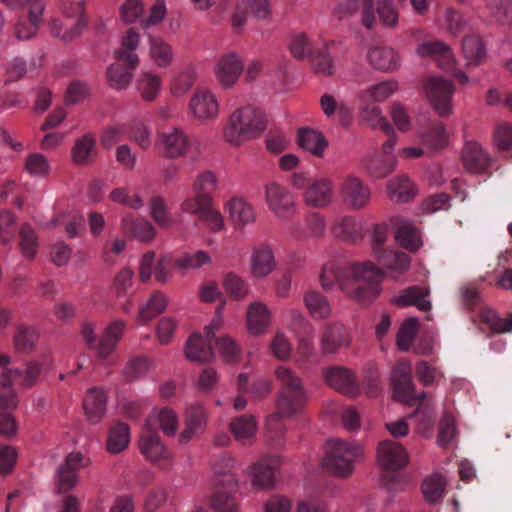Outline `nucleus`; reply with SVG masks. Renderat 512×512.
<instances>
[{"mask_svg": "<svg viewBox=\"0 0 512 512\" xmlns=\"http://www.w3.org/2000/svg\"><path fill=\"white\" fill-rule=\"evenodd\" d=\"M384 275V270L370 260L344 263L330 259L323 264L319 281L326 290L337 286L349 298L364 303L380 294Z\"/></svg>", "mask_w": 512, "mask_h": 512, "instance_id": "nucleus-1", "label": "nucleus"}, {"mask_svg": "<svg viewBox=\"0 0 512 512\" xmlns=\"http://www.w3.org/2000/svg\"><path fill=\"white\" fill-rule=\"evenodd\" d=\"M267 127L265 113L254 106L246 105L235 109L227 118L222 136L233 146L257 138Z\"/></svg>", "mask_w": 512, "mask_h": 512, "instance_id": "nucleus-2", "label": "nucleus"}, {"mask_svg": "<svg viewBox=\"0 0 512 512\" xmlns=\"http://www.w3.org/2000/svg\"><path fill=\"white\" fill-rule=\"evenodd\" d=\"M362 448L341 439H330L326 443L324 465L338 477L349 476L354 469V462L362 457Z\"/></svg>", "mask_w": 512, "mask_h": 512, "instance_id": "nucleus-3", "label": "nucleus"}, {"mask_svg": "<svg viewBox=\"0 0 512 512\" xmlns=\"http://www.w3.org/2000/svg\"><path fill=\"white\" fill-rule=\"evenodd\" d=\"M264 202L274 217L281 222L291 221L297 213L293 193L284 185L271 181L264 185Z\"/></svg>", "mask_w": 512, "mask_h": 512, "instance_id": "nucleus-4", "label": "nucleus"}, {"mask_svg": "<svg viewBox=\"0 0 512 512\" xmlns=\"http://www.w3.org/2000/svg\"><path fill=\"white\" fill-rule=\"evenodd\" d=\"M453 83L443 77H430L423 86L426 99L432 109L440 116H448L453 112Z\"/></svg>", "mask_w": 512, "mask_h": 512, "instance_id": "nucleus-5", "label": "nucleus"}, {"mask_svg": "<svg viewBox=\"0 0 512 512\" xmlns=\"http://www.w3.org/2000/svg\"><path fill=\"white\" fill-rule=\"evenodd\" d=\"M339 194L343 204L351 210L364 209L372 199L369 185L354 174H348L342 179L339 184Z\"/></svg>", "mask_w": 512, "mask_h": 512, "instance_id": "nucleus-6", "label": "nucleus"}, {"mask_svg": "<svg viewBox=\"0 0 512 512\" xmlns=\"http://www.w3.org/2000/svg\"><path fill=\"white\" fill-rule=\"evenodd\" d=\"M244 71L242 57L228 51L221 54L214 63L213 74L218 85L224 89H232L238 83Z\"/></svg>", "mask_w": 512, "mask_h": 512, "instance_id": "nucleus-7", "label": "nucleus"}, {"mask_svg": "<svg viewBox=\"0 0 512 512\" xmlns=\"http://www.w3.org/2000/svg\"><path fill=\"white\" fill-rule=\"evenodd\" d=\"M220 113V105L215 93L208 88H196L188 103V114L195 121L206 123L215 120Z\"/></svg>", "mask_w": 512, "mask_h": 512, "instance_id": "nucleus-8", "label": "nucleus"}, {"mask_svg": "<svg viewBox=\"0 0 512 512\" xmlns=\"http://www.w3.org/2000/svg\"><path fill=\"white\" fill-rule=\"evenodd\" d=\"M335 185L328 177L314 178L303 193L304 203L314 209H325L334 201Z\"/></svg>", "mask_w": 512, "mask_h": 512, "instance_id": "nucleus-9", "label": "nucleus"}, {"mask_svg": "<svg viewBox=\"0 0 512 512\" xmlns=\"http://www.w3.org/2000/svg\"><path fill=\"white\" fill-rule=\"evenodd\" d=\"M307 394L286 393L278 394L276 398L275 413L270 414L266 419V427L270 431H278L280 418H290L300 413L305 406Z\"/></svg>", "mask_w": 512, "mask_h": 512, "instance_id": "nucleus-10", "label": "nucleus"}, {"mask_svg": "<svg viewBox=\"0 0 512 512\" xmlns=\"http://www.w3.org/2000/svg\"><path fill=\"white\" fill-rule=\"evenodd\" d=\"M223 208L235 228H245L253 225L257 220L254 205L243 196H231L224 202Z\"/></svg>", "mask_w": 512, "mask_h": 512, "instance_id": "nucleus-11", "label": "nucleus"}, {"mask_svg": "<svg viewBox=\"0 0 512 512\" xmlns=\"http://www.w3.org/2000/svg\"><path fill=\"white\" fill-rule=\"evenodd\" d=\"M156 148L165 157L179 158L186 154L189 148V140L182 129L172 127L158 135Z\"/></svg>", "mask_w": 512, "mask_h": 512, "instance_id": "nucleus-12", "label": "nucleus"}, {"mask_svg": "<svg viewBox=\"0 0 512 512\" xmlns=\"http://www.w3.org/2000/svg\"><path fill=\"white\" fill-rule=\"evenodd\" d=\"M326 384L335 390L349 396L359 393L360 387L354 373L343 366H329L322 370Z\"/></svg>", "mask_w": 512, "mask_h": 512, "instance_id": "nucleus-13", "label": "nucleus"}, {"mask_svg": "<svg viewBox=\"0 0 512 512\" xmlns=\"http://www.w3.org/2000/svg\"><path fill=\"white\" fill-rule=\"evenodd\" d=\"M249 268L251 276L256 279H264L276 269L274 251L269 244L260 243L252 248Z\"/></svg>", "mask_w": 512, "mask_h": 512, "instance_id": "nucleus-14", "label": "nucleus"}, {"mask_svg": "<svg viewBox=\"0 0 512 512\" xmlns=\"http://www.w3.org/2000/svg\"><path fill=\"white\" fill-rule=\"evenodd\" d=\"M141 454L150 462L159 463L170 458V452L161 441L158 434L144 424L138 441Z\"/></svg>", "mask_w": 512, "mask_h": 512, "instance_id": "nucleus-15", "label": "nucleus"}, {"mask_svg": "<svg viewBox=\"0 0 512 512\" xmlns=\"http://www.w3.org/2000/svg\"><path fill=\"white\" fill-rule=\"evenodd\" d=\"M377 460L383 469L397 470L407 465L409 456L401 444L393 440H385L379 444Z\"/></svg>", "mask_w": 512, "mask_h": 512, "instance_id": "nucleus-16", "label": "nucleus"}, {"mask_svg": "<svg viewBox=\"0 0 512 512\" xmlns=\"http://www.w3.org/2000/svg\"><path fill=\"white\" fill-rule=\"evenodd\" d=\"M236 460L230 455L220 456L213 465V481L217 490L235 492L238 478L233 472Z\"/></svg>", "mask_w": 512, "mask_h": 512, "instance_id": "nucleus-17", "label": "nucleus"}, {"mask_svg": "<svg viewBox=\"0 0 512 512\" xmlns=\"http://www.w3.org/2000/svg\"><path fill=\"white\" fill-rule=\"evenodd\" d=\"M46 4H38L34 7L28 8L26 16L17 18L14 24V35L20 41H26L34 38L43 20Z\"/></svg>", "mask_w": 512, "mask_h": 512, "instance_id": "nucleus-18", "label": "nucleus"}, {"mask_svg": "<svg viewBox=\"0 0 512 512\" xmlns=\"http://www.w3.org/2000/svg\"><path fill=\"white\" fill-rule=\"evenodd\" d=\"M272 322L270 308L262 301L248 304L246 311V326L250 334L259 336L265 334Z\"/></svg>", "mask_w": 512, "mask_h": 512, "instance_id": "nucleus-19", "label": "nucleus"}, {"mask_svg": "<svg viewBox=\"0 0 512 512\" xmlns=\"http://www.w3.org/2000/svg\"><path fill=\"white\" fill-rule=\"evenodd\" d=\"M98 155L95 134L86 132L77 137L71 147L70 156L71 161L76 166H89L91 165Z\"/></svg>", "mask_w": 512, "mask_h": 512, "instance_id": "nucleus-20", "label": "nucleus"}, {"mask_svg": "<svg viewBox=\"0 0 512 512\" xmlns=\"http://www.w3.org/2000/svg\"><path fill=\"white\" fill-rule=\"evenodd\" d=\"M350 342V334L342 324H327L320 340L321 352L324 355L335 354L341 348L348 346Z\"/></svg>", "mask_w": 512, "mask_h": 512, "instance_id": "nucleus-21", "label": "nucleus"}, {"mask_svg": "<svg viewBox=\"0 0 512 512\" xmlns=\"http://www.w3.org/2000/svg\"><path fill=\"white\" fill-rule=\"evenodd\" d=\"M366 58L370 66L385 73L394 72L401 65L399 53L391 47H371Z\"/></svg>", "mask_w": 512, "mask_h": 512, "instance_id": "nucleus-22", "label": "nucleus"}, {"mask_svg": "<svg viewBox=\"0 0 512 512\" xmlns=\"http://www.w3.org/2000/svg\"><path fill=\"white\" fill-rule=\"evenodd\" d=\"M412 365L410 361L401 359L391 372V381L395 394L401 401H408L413 394L414 386L411 377Z\"/></svg>", "mask_w": 512, "mask_h": 512, "instance_id": "nucleus-23", "label": "nucleus"}, {"mask_svg": "<svg viewBox=\"0 0 512 512\" xmlns=\"http://www.w3.org/2000/svg\"><path fill=\"white\" fill-rule=\"evenodd\" d=\"M391 221L395 230V239L400 246L411 252L417 251L422 246L420 234L412 222L399 217Z\"/></svg>", "mask_w": 512, "mask_h": 512, "instance_id": "nucleus-24", "label": "nucleus"}, {"mask_svg": "<svg viewBox=\"0 0 512 512\" xmlns=\"http://www.w3.org/2000/svg\"><path fill=\"white\" fill-rule=\"evenodd\" d=\"M461 53L467 67L480 66L487 58V48L477 34H468L461 41Z\"/></svg>", "mask_w": 512, "mask_h": 512, "instance_id": "nucleus-25", "label": "nucleus"}, {"mask_svg": "<svg viewBox=\"0 0 512 512\" xmlns=\"http://www.w3.org/2000/svg\"><path fill=\"white\" fill-rule=\"evenodd\" d=\"M211 338L201 334H192L185 345V355L190 361L207 363L214 359Z\"/></svg>", "mask_w": 512, "mask_h": 512, "instance_id": "nucleus-26", "label": "nucleus"}, {"mask_svg": "<svg viewBox=\"0 0 512 512\" xmlns=\"http://www.w3.org/2000/svg\"><path fill=\"white\" fill-rule=\"evenodd\" d=\"M332 233L339 239L357 244L364 238L363 227L352 216H343L336 219L331 226Z\"/></svg>", "mask_w": 512, "mask_h": 512, "instance_id": "nucleus-27", "label": "nucleus"}, {"mask_svg": "<svg viewBox=\"0 0 512 512\" xmlns=\"http://www.w3.org/2000/svg\"><path fill=\"white\" fill-rule=\"evenodd\" d=\"M148 56L154 66L166 69L172 65L175 53L170 43L160 37L149 35Z\"/></svg>", "mask_w": 512, "mask_h": 512, "instance_id": "nucleus-28", "label": "nucleus"}, {"mask_svg": "<svg viewBox=\"0 0 512 512\" xmlns=\"http://www.w3.org/2000/svg\"><path fill=\"white\" fill-rule=\"evenodd\" d=\"M207 412L202 405H193L187 408L185 414V428L180 434L181 443L189 442L197 433L205 428Z\"/></svg>", "mask_w": 512, "mask_h": 512, "instance_id": "nucleus-29", "label": "nucleus"}, {"mask_svg": "<svg viewBox=\"0 0 512 512\" xmlns=\"http://www.w3.org/2000/svg\"><path fill=\"white\" fill-rule=\"evenodd\" d=\"M49 32L62 42H72L78 38L86 28L83 19L78 18L76 21L67 23L58 17H53L48 22Z\"/></svg>", "mask_w": 512, "mask_h": 512, "instance_id": "nucleus-30", "label": "nucleus"}, {"mask_svg": "<svg viewBox=\"0 0 512 512\" xmlns=\"http://www.w3.org/2000/svg\"><path fill=\"white\" fill-rule=\"evenodd\" d=\"M397 165L394 156L369 155L362 159V169L373 179H382L391 174Z\"/></svg>", "mask_w": 512, "mask_h": 512, "instance_id": "nucleus-31", "label": "nucleus"}, {"mask_svg": "<svg viewBox=\"0 0 512 512\" xmlns=\"http://www.w3.org/2000/svg\"><path fill=\"white\" fill-rule=\"evenodd\" d=\"M126 324L123 321H115L110 324L103 334L98 347V357L105 362H112V353L123 335Z\"/></svg>", "mask_w": 512, "mask_h": 512, "instance_id": "nucleus-32", "label": "nucleus"}, {"mask_svg": "<svg viewBox=\"0 0 512 512\" xmlns=\"http://www.w3.org/2000/svg\"><path fill=\"white\" fill-rule=\"evenodd\" d=\"M428 294V289L412 286L401 291L399 295L393 298L392 302L400 308L416 306L421 311H428L431 308V302L426 299Z\"/></svg>", "mask_w": 512, "mask_h": 512, "instance_id": "nucleus-33", "label": "nucleus"}, {"mask_svg": "<svg viewBox=\"0 0 512 512\" xmlns=\"http://www.w3.org/2000/svg\"><path fill=\"white\" fill-rule=\"evenodd\" d=\"M140 43V35L134 29H129L121 38V46L115 51L117 61L124 62L132 68L139 65V57L135 53Z\"/></svg>", "mask_w": 512, "mask_h": 512, "instance_id": "nucleus-34", "label": "nucleus"}, {"mask_svg": "<svg viewBox=\"0 0 512 512\" xmlns=\"http://www.w3.org/2000/svg\"><path fill=\"white\" fill-rule=\"evenodd\" d=\"M464 167L473 173L484 171L489 164V156L477 142H467L462 151Z\"/></svg>", "mask_w": 512, "mask_h": 512, "instance_id": "nucleus-35", "label": "nucleus"}, {"mask_svg": "<svg viewBox=\"0 0 512 512\" xmlns=\"http://www.w3.org/2000/svg\"><path fill=\"white\" fill-rule=\"evenodd\" d=\"M163 85L162 77L150 70H142L136 80V87L144 101L156 100Z\"/></svg>", "mask_w": 512, "mask_h": 512, "instance_id": "nucleus-36", "label": "nucleus"}, {"mask_svg": "<svg viewBox=\"0 0 512 512\" xmlns=\"http://www.w3.org/2000/svg\"><path fill=\"white\" fill-rule=\"evenodd\" d=\"M388 198L392 201L405 203L417 193L415 185L406 175H397L386 184Z\"/></svg>", "mask_w": 512, "mask_h": 512, "instance_id": "nucleus-37", "label": "nucleus"}, {"mask_svg": "<svg viewBox=\"0 0 512 512\" xmlns=\"http://www.w3.org/2000/svg\"><path fill=\"white\" fill-rule=\"evenodd\" d=\"M297 140L303 150L315 157H322L328 146L321 132L308 127L299 129Z\"/></svg>", "mask_w": 512, "mask_h": 512, "instance_id": "nucleus-38", "label": "nucleus"}, {"mask_svg": "<svg viewBox=\"0 0 512 512\" xmlns=\"http://www.w3.org/2000/svg\"><path fill=\"white\" fill-rule=\"evenodd\" d=\"M145 424H149V428L152 424H157L168 436H175L179 428L176 412L167 407L153 409Z\"/></svg>", "mask_w": 512, "mask_h": 512, "instance_id": "nucleus-39", "label": "nucleus"}, {"mask_svg": "<svg viewBox=\"0 0 512 512\" xmlns=\"http://www.w3.org/2000/svg\"><path fill=\"white\" fill-rule=\"evenodd\" d=\"M84 410L91 423L96 424L100 422L106 412L105 391L98 388H92L84 400Z\"/></svg>", "mask_w": 512, "mask_h": 512, "instance_id": "nucleus-40", "label": "nucleus"}, {"mask_svg": "<svg viewBox=\"0 0 512 512\" xmlns=\"http://www.w3.org/2000/svg\"><path fill=\"white\" fill-rule=\"evenodd\" d=\"M122 229L142 242H149L156 236L155 227L147 220L137 221L130 215L123 216Z\"/></svg>", "mask_w": 512, "mask_h": 512, "instance_id": "nucleus-41", "label": "nucleus"}, {"mask_svg": "<svg viewBox=\"0 0 512 512\" xmlns=\"http://www.w3.org/2000/svg\"><path fill=\"white\" fill-rule=\"evenodd\" d=\"M304 305L312 318L323 320L330 316L332 308L323 294L318 291H308L303 298Z\"/></svg>", "mask_w": 512, "mask_h": 512, "instance_id": "nucleus-42", "label": "nucleus"}, {"mask_svg": "<svg viewBox=\"0 0 512 512\" xmlns=\"http://www.w3.org/2000/svg\"><path fill=\"white\" fill-rule=\"evenodd\" d=\"M131 439L130 428L127 424L117 423L113 425L107 434L106 447L112 454L123 452Z\"/></svg>", "mask_w": 512, "mask_h": 512, "instance_id": "nucleus-43", "label": "nucleus"}, {"mask_svg": "<svg viewBox=\"0 0 512 512\" xmlns=\"http://www.w3.org/2000/svg\"><path fill=\"white\" fill-rule=\"evenodd\" d=\"M326 232V222L323 215L317 212H310L305 216L303 227L293 236L299 240L318 239Z\"/></svg>", "mask_w": 512, "mask_h": 512, "instance_id": "nucleus-44", "label": "nucleus"}, {"mask_svg": "<svg viewBox=\"0 0 512 512\" xmlns=\"http://www.w3.org/2000/svg\"><path fill=\"white\" fill-rule=\"evenodd\" d=\"M122 63L118 61L111 64L106 73L109 85L119 91L126 89L130 85L133 79V71L136 69Z\"/></svg>", "mask_w": 512, "mask_h": 512, "instance_id": "nucleus-45", "label": "nucleus"}, {"mask_svg": "<svg viewBox=\"0 0 512 512\" xmlns=\"http://www.w3.org/2000/svg\"><path fill=\"white\" fill-rule=\"evenodd\" d=\"M351 4L361 5L362 23L366 28L371 29L375 23L373 0H346L338 6V14L340 17H349L356 13V8H350Z\"/></svg>", "mask_w": 512, "mask_h": 512, "instance_id": "nucleus-46", "label": "nucleus"}, {"mask_svg": "<svg viewBox=\"0 0 512 512\" xmlns=\"http://www.w3.org/2000/svg\"><path fill=\"white\" fill-rule=\"evenodd\" d=\"M274 375L281 383V390L278 394H307L301 379L290 368L280 365L275 368Z\"/></svg>", "mask_w": 512, "mask_h": 512, "instance_id": "nucleus-47", "label": "nucleus"}, {"mask_svg": "<svg viewBox=\"0 0 512 512\" xmlns=\"http://www.w3.org/2000/svg\"><path fill=\"white\" fill-rule=\"evenodd\" d=\"M257 422L252 415H240L230 422V430L238 441H246L253 438L257 433Z\"/></svg>", "mask_w": 512, "mask_h": 512, "instance_id": "nucleus-48", "label": "nucleus"}, {"mask_svg": "<svg viewBox=\"0 0 512 512\" xmlns=\"http://www.w3.org/2000/svg\"><path fill=\"white\" fill-rule=\"evenodd\" d=\"M149 213L161 228L167 229L175 224V219L169 211L166 200L162 196L156 195L150 199Z\"/></svg>", "mask_w": 512, "mask_h": 512, "instance_id": "nucleus-49", "label": "nucleus"}, {"mask_svg": "<svg viewBox=\"0 0 512 512\" xmlns=\"http://www.w3.org/2000/svg\"><path fill=\"white\" fill-rule=\"evenodd\" d=\"M218 178L210 170L202 171L196 175L192 183L193 193L198 194L211 203L212 195L218 188Z\"/></svg>", "mask_w": 512, "mask_h": 512, "instance_id": "nucleus-50", "label": "nucleus"}, {"mask_svg": "<svg viewBox=\"0 0 512 512\" xmlns=\"http://www.w3.org/2000/svg\"><path fill=\"white\" fill-rule=\"evenodd\" d=\"M166 306V296L159 291L154 292L146 304L140 308L138 313V321L141 324H144L152 320L161 314L165 310Z\"/></svg>", "mask_w": 512, "mask_h": 512, "instance_id": "nucleus-51", "label": "nucleus"}, {"mask_svg": "<svg viewBox=\"0 0 512 512\" xmlns=\"http://www.w3.org/2000/svg\"><path fill=\"white\" fill-rule=\"evenodd\" d=\"M19 370H4L0 375V408H13L17 405V396L11 387L14 375H19Z\"/></svg>", "mask_w": 512, "mask_h": 512, "instance_id": "nucleus-52", "label": "nucleus"}, {"mask_svg": "<svg viewBox=\"0 0 512 512\" xmlns=\"http://www.w3.org/2000/svg\"><path fill=\"white\" fill-rule=\"evenodd\" d=\"M24 170L32 177H45L51 171L47 157L39 152L29 153L24 159Z\"/></svg>", "mask_w": 512, "mask_h": 512, "instance_id": "nucleus-53", "label": "nucleus"}, {"mask_svg": "<svg viewBox=\"0 0 512 512\" xmlns=\"http://www.w3.org/2000/svg\"><path fill=\"white\" fill-rule=\"evenodd\" d=\"M199 220L213 233H221L227 229V223L222 212L211 202L204 210Z\"/></svg>", "mask_w": 512, "mask_h": 512, "instance_id": "nucleus-54", "label": "nucleus"}, {"mask_svg": "<svg viewBox=\"0 0 512 512\" xmlns=\"http://www.w3.org/2000/svg\"><path fill=\"white\" fill-rule=\"evenodd\" d=\"M446 486V479L439 473L426 477L422 483V492L429 502H436L442 498Z\"/></svg>", "mask_w": 512, "mask_h": 512, "instance_id": "nucleus-55", "label": "nucleus"}, {"mask_svg": "<svg viewBox=\"0 0 512 512\" xmlns=\"http://www.w3.org/2000/svg\"><path fill=\"white\" fill-rule=\"evenodd\" d=\"M212 263L211 255L205 250H196L191 253H185L176 259L175 265L180 269H200L205 265Z\"/></svg>", "mask_w": 512, "mask_h": 512, "instance_id": "nucleus-56", "label": "nucleus"}, {"mask_svg": "<svg viewBox=\"0 0 512 512\" xmlns=\"http://www.w3.org/2000/svg\"><path fill=\"white\" fill-rule=\"evenodd\" d=\"M388 239V228L385 224H377L369 234V245L373 256L378 261L383 259L388 250L385 244Z\"/></svg>", "mask_w": 512, "mask_h": 512, "instance_id": "nucleus-57", "label": "nucleus"}, {"mask_svg": "<svg viewBox=\"0 0 512 512\" xmlns=\"http://www.w3.org/2000/svg\"><path fill=\"white\" fill-rule=\"evenodd\" d=\"M393 276L404 273L410 266V257L403 252L388 251L383 259L378 260Z\"/></svg>", "mask_w": 512, "mask_h": 512, "instance_id": "nucleus-58", "label": "nucleus"}, {"mask_svg": "<svg viewBox=\"0 0 512 512\" xmlns=\"http://www.w3.org/2000/svg\"><path fill=\"white\" fill-rule=\"evenodd\" d=\"M82 222L83 218L77 213H62L47 222L45 227L52 229L58 226H63L69 237H75Z\"/></svg>", "mask_w": 512, "mask_h": 512, "instance_id": "nucleus-59", "label": "nucleus"}, {"mask_svg": "<svg viewBox=\"0 0 512 512\" xmlns=\"http://www.w3.org/2000/svg\"><path fill=\"white\" fill-rule=\"evenodd\" d=\"M289 51L296 59H305L313 52V46L303 32L292 33L289 37Z\"/></svg>", "mask_w": 512, "mask_h": 512, "instance_id": "nucleus-60", "label": "nucleus"}, {"mask_svg": "<svg viewBox=\"0 0 512 512\" xmlns=\"http://www.w3.org/2000/svg\"><path fill=\"white\" fill-rule=\"evenodd\" d=\"M20 250L27 259H34L38 249V237L32 227L24 224L20 228Z\"/></svg>", "mask_w": 512, "mask_h": 512, "instance_id": "nucleus-61", "label": "nucleus"}, {"mask_svg": "<svg viewBox=\"0 0 512 512\" xmlns=\"http://www.w3.org/2000/svg\"><path fill=\"white\" fill-rule=\"evenodd\" d=\"M480 319L490 330L496 333L512 331V314L506 319H501L493 310L485 308L480 313Z\"/></svg>", "mask_w": 512, "mask_h": 512, "instance_id": "nucleus-62", "label": "nucleus"}, {"mask_svg": "<svg viewBox=\"0 0 512 512\" xmlns=\"http://www.w3.org/2000/svg\"><path fill=\"white\" fill-rule=\"evenodd\" d=\"M223 286L227 293L234 299H244L250 293L248 283L240 276L234 273H229L223 280Z\"/></svg>", "mask_w": 512, "mask_h": 512, "instance_id": "nucleus-63", "label": "nucleus"}, {"mask_svg": "<svg viewBox=\"0 0 512 512\" xmlns=\"http://www.w3.org/2000/svg\"><path fill=\"white\" fill-rule=\"evenodd\" d=\"M422 141L432 149H441L448 143V134L443 124L432 125L425 133H421Z\"/></svg>", "mask_w": 512, "mask_h": 512, "instance_id": "nucleus-64", "label": "nucleus"}]
</instances>
